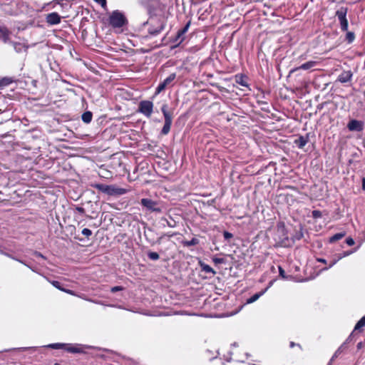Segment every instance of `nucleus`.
<instances>
[{"label": "nucleus", "mask_w": 365, "mask_h": 365, "mask_svg": "<svg viewBox=\"0 0 365 365\" xmlns=\"http://www.w3.org/2000/svg\"><path fill=\"white\" fill-rule=\"evenodd\" d=\"M312 215L314 219L320 218L322 217V212L319 210H315L312 211Z\"/></svg>", "instance_id": "nucleus-32"}, {"label": "nucleus", "mask_w": 365, "mask_h": 365, "mask_svg": "<svg viewBox=\"0 0 365 365\" xmlns=\"http://www.w3.org/2000/svg\"><path fill=\"white\" fill-rule=\"evenodd\" d=\"M199 264L202 272H205L206 273H210L212 275H215L216 274V272L210 265L201 261H200Z\"/></svg>", "instance_id": "nucleus-17"}, {"label": "nucleus", "mask_w": 365, "mask_h": 365, "mask_svg": "<svg viewBox=\"0 0 365 365\" xmlns=\"http://www.w3.org/2000/svg\"><path fill=\"white\" fill-rule=\"evenodd\" d=\"M350 338L351 336H349V337L346 340V341L338 348V349L336 351L334 356H332L331 360L337 357L341 353L344 351V350L346 348V344L349 342Z\"/></svg>", "instance_id": "nucleus-20"}, {"label": "nucleus", "mask_w": 365, "mask_h": 365, "mask_svg": "<svg viewBox=\"0 0 365 365\" xmlns=\"http://www.w3.org/2000/svg\"><path fill=\"white\" fill-rule=\"evenodd\" d=\"M92 187L97 189L98 190L107 194L110 196H119L123 195L127 192V190L125 188L118 187L114 185H104L100 183H96L92 185Z\"/></svg>", "instance_id": "nucleus-1"}, {"label": "nucleus", "mask_w": 365, "mask_h": 365, "mask_svg": "<svg viewBox=\"0 0 365 365\" xmlns=\"http://www.w3.org/2000/svg\"><path fill=\"white\" fill-rule=\"evenodd\" d=\"M120 290H123V287H120V286H116V287H113L111 288L112 292H116L120 291Z\"/></svg>", "instance_id": "nucleus-42"}, {"label": "nucleus", "mask_w": 365, "mask_h": 365, "mask_svg": "<svg viewBox=\"0 0 365 365\" xmlns=\"http://www.w3.org/2000/svg\"><path fill=\"white\" fill-rule=\"evenodd\" d=\"M346 242L349 246H352L354 245V240L351 237H348L346 240Z\"/></svg>", "instance_id": "nucleus-39"}, {"label": "nucleus", "mask_w": 365, "mask_h": 365, "mask_svg": "<svg viewBox=\"0 0 365 365\" xmlns=\"http://www.w3.org/2000/svg\"><path fill=\"white\" fill-rule=\"evenodd\" d=\"M199 243V240L197 238H192V240L189 241L185 242L184 245L187 247L194 246Z\"/></svg>", "instance_id": "nucleus-29"}, {"label": "nucleus", "mask_w": 365, "mask_h": 365, "mask_svg": "<svg viewBox=\"0 0 365 365\" xmlns=\"http://www.w3.org/2000/svg\"><path fill=\"white\" fill-rule=\"evenodd\" d=\"M82 234L86 237H89L92 235V231L90 229L84 228L82 230Z\"/></svg>", "instance_id": "nucleus-36"}, {"label": "nucleus", "mask_w": 365, "mask_h": 365, "mask_svg": "<svg viewBox=\"0 0 365 365\" xmlns=\"http://www.w3.org/2000/svg\"><path fill=\"white\" fill-rule=\"evenodd\" d=\"M184 34H181V31L179 30L177 33V35L175 36V38L173 39V42L176 43L175 45V47L179 46L182 41L184 40Z\"/></svg>", "instance_id": "nucleus-22"}, {"label": "nucleus", "mask_w": 365, "mask_h": 365, "mask_svg": "<svg viewBox=\"0 0 365 365\" xmlns=\"http://www.w3.org/2000/svg\"><path fill=\"white\" fill-rule=\"evenodd\" d=\"M316 65H317L316 61H307V62L302 64L300 66L297 68L295 70H299V69L308 70V69L313 68Z\"/></svg>", "instance_id": "nucleus-19"}, {"label": "nucleus", "mask_w": 365, "mask_h": 365, "mask_svg": "<svg viewBox=\"0 0 365 365\" xmlns=\"http://www.w3.org/2000/svg\"><path fill=\"white\" fill-rule=\"evenodd\" d=\"M345 39L349 43H352L355 39L354 33L351 31H347Z\"/></svg>", "instance_id": "nucleus-27"}, {"label": "nucleus", "mask_w": 365, "mask_h": 365, "mask_svg": "<svg viewBox=\"0 0 365 365\" xmlns=\"http://www.w3.org/2000/svg\"><path fill=\"white\" fill-rule=\"evenodd\" d=\"M365 327V315L361 318V319L356 324L354 331H361V329Z\"/></svg>", "instance_id": "nucleus-23"}, {"label": "nucleus", "mask_w": 365, "mask_h": 365, "mask_svg": "<svg viewBox=\"0 0 365 365\" xmlns=\"http://www.w3.org/2000/svg\"><path fill=\"white\" fill-rule=\"evenodd\" d=\"M95 1L99 4L103 9L106 8V0H95Z\"/></svg>", "instance_id": "nucleus-38"}, {"label": "nucleus", "mask_w": 365, "mask_h": 365, "mask_svg": "<svg viewBox=\"0 0 365 365\" xmlns=\"http://www.w3.org/2000/svg\"><path fill=\"white\" fill-rule=\"evenodd\" d=\"M175 78L176 74L175 73H171L163 82L159 83V85L156 88L155 94H159L163 91H164L168 86H170L175 79Z\"/></svg>", "instance_id": "nucleus-8"}, {"label": "nucleus", "mask_w": 365, "mask_h": 365, "mask_svg": "<svg viewBox=\"0 0 365 365\" xmlns=\"http://www.w3.org/2000/svg\"><path fill=\"white\" fill-rule=\"evenodd\" d=\"M11 83V81L9 78H4L1 80H0V88H2L3 87H5L8 85H9Z\"/></svg>", "instance_id": "nucleus-31"}, {"label": "nucleus", "mask_w": 365, "mask_h": 365, "mask_svg": "<svg viewBox=\"0 0 365 365\" xmlns=\"http://www.w3.org/2000/svg\"><path fill=\"white\" fill-rule=\"evenodd\" d=\"M51 284L55 287L56 288H57L59 290H61L63 289V287H61V283L58 282V281H51Z\"/></svg>", "instance_id": "nucleus-34"}, {"label": "nucleus", "mask_w": 365, "mask_h": 365, "mask_svg": "<svg viewBox=\"0 0 365 365\" xmlns=\"http://www.w3.org/2000/svg\"><path fill=\"white\" fill-rule=\"evenodd\" d=\"M279 275L284 278V279H287V277H286L285 275V272L284 270L281 267H279Z\"/></svg>", "instance_id": "nucleus-40"}, {"label": "nucleus", "mask_w": 365, "mask_h": 365, "mask_svg": "<svg viewBox=\"0 0 365 365\" xmlns=\"http://www.w3.org/2000/svg\"><path fill=\"white\" fill-rule=\"evenodd\" d=\"M267 289L268 288L267 287L264 290H262V291H261L259 292H257V293L255 294L254 295H252L250 298L247 299V304H251V303H253L255 301H257L261 296H262L267 292Z\"/></svg>", "instance_id": "nucleus-18"}, {"label": "nucleus", "mask_w": 365, "mask_h": 365, "mask_svg": "<svg viewBox=\"0 0 365 365\" xmlns=\"http://www.w3.org/2000/svg\"><path fill=\"white\" fill-rule=\"evenodd\" d=\"M0 38L3 41L4 43H11V41H10L9 38L11 32L6 26H0Z\"/></svg>", "instance_id": "nucleus-12"}, {"label": "nucleus", "mask_w": 365, "mask_h": 365, "mask_svg": "<svg viewBox=\"0 0 365 365\" xmlns=\"http://www.w3.org/2000/svg\"><path fill=\"white\" fill-rule=\"evenodd\" d=\"M344 236H345L344 232L336 233V234L334 235L332 237H331L329 238V241L330 243H334V242L342 239Z\"/></svg>", "instance_id": "nucleus-24"}, {"label": "nucleus", "mask_w": 365, "mask_h": 365, "mask_svg": "<svg viewBox=\"0 0 365 365\" xmlns=\"http://www.w3.org/2000/svg\"><path fill=\"white\" fill-rule=\"evenodd\" d=\"M347 128L350 131L360 132L364 129V123L357 120H351L347 124Z\"/></svg>", "instance_id": "nucleus-9"}, {"label": "nucleus", "mask_w": 365, "mask_h": 365, "mask_svg": "<svg viewBox=\"0 0 365 365\" xmlns=\"http://www.w3.org/2000/svg\"><path fill=\"white\" fill-rule=\"evenodd\" d=\"M161 112L164 117V125L161 130V134L166 135L169 133L173 123V112L169 110L168 104L165 103L161 107Z\"/></svg>", "instance_id": "nucleus-2"}, {"label": "nucleus", "mask_w": 365, "mask_h": 365, "mask_svg": "<svg viewBox=\"0 0 365 365\" xmlns=\"http://www.w3.org/2000/svg\"><path fill=\"white\" fill-rule=\"evenodd\" d=\"M93 113L91 111H86L81 115V119L85 123H90L92 120Z\"/></svg>", "instance_id": "nucleus-21"}, {"label": "nucleus", "mask_w": 365, "mask_h": 365, "mask_svg": "<svg viewBox=\"0 0 365 365\" xmlns=\"http://www.w3.org/2000/svg\"><path fill=\"white\" fill-rule=\"evenodd\" d=\"M140 205L145 207L147 210L152 212L160 213L162 212V207L157 201H154L149 198H143L140 200Z\"/></svg>", "instance_id": "nucleus-6"}, {"label": "nucleus", "mask_w": 365, "mask_h": 365, "mask_svg": "<svg viewBox=\"0 0 365 365\" xmlns=\"http://www.w3.org/2000/svg\"><path fill=\"white\" fill-rule=\"evenodd\" d=\"M347 12L348 8L341 6L336 11L335 14V16L337 17L339 21L340 28L342 31H347L348 30L349 24L346 19Z\"/></svg>", "instance_id": "nucleus-5"}, {"label": "nucleus", "mask_w": 365, "mask_h": 365, "mask_svg": "<svg viewBox=\"0 0 365 365\" xmlns=\"http://www.w3.org/2000/svg\"><path fill=\"white\" fill-rule=\"evenodd\" d=\"M38 255L43 257V255L41 253H38Z\"/></svg>", "instance_id": "nucleus-48"}, {"label": "nucleus", "mask_w": 365, "mask_h": 365, "mask_svg": "<svg viewBox=\"0 0 365 365\" xmlns=\"http://www.w3.org/2000/svg\"><path fill=\"white\" fill-rule=\"evenodd\" d=\"M247 77L242 74H237L235 76V81L236 83L240 84L243 87H248V83L247 82Z\"/></svg>", "instance_id": "nucleus-15"}, {"label": "nucleus", "mask_w": 365, "mask_h": 365, "mask_svg": "<svg viewBox=\"0 0 365 365\" xmlns=\"http://www.w3.org/2000/svg\"><path fill=\"white\" fill-rule=\"evenodd\" d=\"M65 346V344L63 343H54L48 344L47 346L51 349H63Z\"/></svg>", "instance_id": "nucleus-30"}, {"label": "nucleus", "mask_w": 365, "mask_h": 365, "mask_svg": "<svg viewBox=\"0 0 365 365\" xmlns=\"http://www.w3.org/2000/svg\"><path fill=\"white\" fill-rule=\"evenodd\" d=\"M0 253H1V254H2V255H6V256H7V257H10V258H11V259H14V260H16V261H18V262H21V263H22V264H26L23 261H21V260H20V259H18L15 258L14 257L11 256V255H9V254H8V253H6V252H4L2 250H0Z\"/></svg>", "instance_id": "nucleus-33"}, {"label": "nucleus", "mask_w": 365, "mask_h": 365, "mask_svg": "<svg viewBox=\"0 0 365 365\" xmlns=\"http://www.w3.org/2000/svg\"><path fill=\"white\" fill-rule=\"evenodd\" d=\"M356 250V249H354V250H350V251H346V252H344L343 253L341 254H339L337 255L336 258L332 259L328 267H325L324 269H322V270H327L329 268H331V267H333L335 264H336V262L338 261H339L341 259H342L343 257H347L350 255H351L352 253H354L355 251Z\"/></svg>", "instance_id": "nucleus-10"}, {"label": "nucleus", "mask_w": 365, "mask_h": 365, "mask_svg": "<svg viewBox=\"0 0 365 365\" xmlns=\"http://www.w3.org/2000/svg\"><path fill=\"white\" fill-rule=\"evenodd\" d=\"M109 23L113 28H121L128 24V20L122 12L115 10L110 14Z\"/></svg>", "instance_id": "nucleus-3"}, {"label": "nucleus", "mask_w": 365, "mask_h": 365, "mask_svg": "<svg viewBox=\"0 0 365 365\" xmlns=\"http://www.w3.org/2000/svg\"><path fill=\"white\" fill-rule=\"evenodd\" d=\"M62 291L71 295H75L74 292L73 290L63 288Z\"/></svg>", "instance_id": "nucleus-44"}, {"label": "nucleus", "mask_w": 365, "mask_h": 365, "mask_svg": "<svg viewBox=\"0 0 365 365\" xmlns=\"http://www.w3.org/2000/svg\"><path fill=\"white\" fill-rule=\"evenodd\" d=\"M0 250H1V246L0 245Z\"/></svg>", "instance_id": "nucleus-49"}, {"label": "nucleus", "mask_w": 365, "mask_h": 365, "mask_svg": "<svg viewBox=\"0 0 365 365\" xmlns=\"http://www.w3.org/2000/svg\"><path fill=\"white\" fill-rule=\"evenodd\" d=\"M153 103L150 101H141L138 104V112L147 118H150L153 112Z\"/></svg>", "instance_id": "nucleus-7"}, {"label": "nucleus", "mask_w": 365, "mask_h": 365, "mask_svg": "<svg viewBox=\"0 0 365 365\" xmlns=\"http://www.w3.org/2000/svg\"><path fill=\"white\" fill-rule=\"evenodd\" d=\"M11 43L13 45L14 50L17 53H21L23 51L24 48V46L22 43H19V42H13V41H11Z\"/></svg>", "instance_id": "nucleus-25"}, {"label": "nucleus", "mask_w": 365, "mask_h": 365, "mask_svg": "<svg viewBox=\"0 0 365 365\" xmlns=\"http://www.w3.org/2000/svg\"><path fill=\"white\" fill-rule=\"evenodd\" d=\"M362 189L365 190V178L362 179Z\"/></svg>", "instance_id": "nucleus-47"}, {"label": "nucleus", "mask_w": 365, "mask_h": 365, "mask_svg": "<svg viewBox=\"0 0 365 365\" xmlns=\"http://www.w3.org/2000/svg\"><path fill=\"white\" fill-rule=\"evenodd\" d=\"M223 236H224V238L227 240H229L230 239H231L233 237L232 234L227 231H225L223 232Z\"/></svg>", "instance_id": "nucleus-37"}, {"label": "nucleus", "mask_w": 365, "mask_h": 365, "mask_svg": "<svg viewBox=\"0 0 365 365\" xmlns=\"http://www.w3.org/2000/svg\"><path fill=\"white\" fill-rule=\"evenodd\" d=\"M46 22L50 25H56L61 22V16L56 13L53 12L46 16Z\"/></svg>", "instance_id": "nucleus-13"}, {"label": "nucleus", "mask_w": 365, "mask_h": 365, "mask_svg": "<svg viewBox=\"0 0 365 365\" xmlns=\"http://www.w3.org/2000/svg\"><path fill=\"white\" fill-rule=\"evenodd\" d=\"M309 140V135L307 134L305 136L300 135L298 138L294 140V144L299 148H303Z\"/></svg>", "instance_id": "nucleus-14"}, {"label": "nucleus", "mask_w": 365, "mask_h": 365, "mask_svg": "<svg viewBox=\"0 0 365 365\" xmlns=\"http://www.w3.org/2000/svg\"><path fill=\"white\" fill-rule=\"evenodd\" d=\"M76 210L78 212H79V213H81V214H82V215H83V214L85 213V209H84L83 207H78H78H76Z\"/></svg>", "instance_id": "nucleus-43"}, {"label": "nucleus", "mask_w": 365, "mask_h": 365, "mask_svg": "<svg viewBox=\"0 0 365 365\" xmlns=\"http://www.w3.org/2000/svg\"><path fill=\"white\" fill-rule=\"evenodd\" d=\"M317 261L324 264H327V260L323 258H318Z\"/></svg>", "instance_id": "nucleus-45"}, {"label": "nucleus", "mask_w": 365, "mask_h": 365, "mask_svg": "<svg viewBox=\"0 0 365 365\" xmlns=\"http://www.w3.org/2000/svg\"><path fill=\"white\" fill-rule=\"evenodd\" d=\"M148 257L150 259L153 260V261H156V260L159 259V258H160L158 253L155 252H151V251H149L148 252Z\"/></svg>", "instance_id": "nucleus-28"}, {"label": "nucleus", "mask_w": 365, "mask_h": 365, "mask_svg": "<svg viewBox=\"0 0 365 365\" xmlns=\"http://www.w3.org/2000/svg\"><path fill=\"white\" fill-rule=\"evenodd\" d=\"M212 261H213V262L215 264L225 263V259L224 258L213 257L212 258Z\"/></svg>", "instance_id": "nucleus-35"}, {"label": "nucleus", "mask_w": 365, "mask_h": 365, "mask_svg": "<svg viewBox=\"0 0 365 365\" xmlns=\"http://www.w3.org/2000/svg\"><path fill=\"white\" fill-rule=\"evenodd\" d=\"M353 73L351 71H344L337 78V81L341 83H346L351 81Z\"/></svg>", "instance_id": "nucleus-11"}, {"label": "nucleus", "mask_w": 365, "mask_h": 365, "mask_svg": "<svg viewBox=\"0 0 365 365\" xmlns=\"http://www.w3.org/2000/svg\"><path fill=\"white\" fill-rule=\"evenodd\" d=\"M189 26L190 23H187L182 29H180L181 31V34H185L187 31Z\"/></svg>", "instance_id": "nucleus-41"}, {"label": "nucleus", "mask_w": 365, "mask_h": 365, "mask_svg": "<svg viewBox=\"0 0 365 365\" xmlns=\"http://www.w3.org/2000/svg\"><path fill=\"white\" fill-rule=\"evenodd\" d=\"M171 220H168L165 217H162L161 221L165 222L166 225L170 227H176V222L170 217Z\"/></svg>", "instance_id": "nucleus-26"}, {"label": "nucleus", "mask_w": 365, "mask_h": 365, "mask_svg": "<svg viewBox=\"0 0 365 365\" xmlns=\"http://www.w3.org/2000/svg\"><path fill=\"white\" fill-rule=\"evenodd\" d=\"M154 21V19H151L150 22L147 21L143 24V26L147 24H150V27L148 29V34L152 36H158L165 29V22L163 19H158L155 23Z\"/></svg>", "instance_id": "nucleus-4"}, {"label": "nucleus", "mask_w": 365, "mask_h": 365, "mask_svg": "<svg viewBox=\"0 0 365 365\" xmlns=\"http://www.w3.org/2000/svg\"><path fill=\"white\" fill-rule=\"evenodd\" d=\"M63 349L66 350L69 353H81L82 349L77 346H74L71 344H65Z\"/></svg>", "instance_id": "nucleus-16"}, {"label": "nucleus", "mask_w": 365, "mask_h": 365, "mask_svg": "<svg viewBox=\"0 0 365 365\" xmlns=\"http://www.w3.org/2000/svg\"><path fill=\"white\" fill-rule=\"evenodd\" d=\"M299 346V347H300V345H299V344H295L294 342H293V341H291V342H290V344H289V346H290V348H293V347H294V346Z\"/></svg>", "instance_id": "nucleus-46"}]
</instances>
